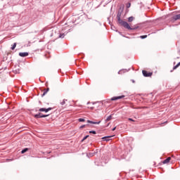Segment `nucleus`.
<instances>
[{
  "label": "nucleus",
  "mask_w": 180,
  "mask_h": 180,
  "mask_svg": "<svg viewBox=\"0 0 180 180\" xmlns=\"http://www.w3.org/2000/svg\"><path fill=\"white\" fill-rule=\"evenodd\" d=\"M41 91H50V88L47 87L46 89H40Z\"/></svg>",
  "instance_id": "nucleus-26"
},
{
  "label": "nucleus",
  "mask_w": 180,
  "mask_h": 180,
  "mask_svg": "<svg viewBox=\"0 0 180 180\" xmlns=\"http://www.w3.org/2000/svg\"><path fill=\"white\" fill-rule=\"evenodd\" d=\"M110 137H113V136H104L102 138V140H104V141H109L110 139Z\"/></svg>",
  "instance_id": "nucleus-10"
},
{
  "label": "nucleus",
  "mask_w": 180,
  "mask_h": 180,
  "mask_svg": "<svg viewBox=\"0 0 180 180\" xmlns=\"http://www.w3.org/2000/svg\"><path fill=\"white\" fill-rule=\"evenodd\" d=\"M132 82L134 84L136 82L134 80H132Z\"/></svg>",
  "instance_id": "nucleus-40"
},
{
  "label": "nucleus",
  "mask_w": 180,
  "mask_h": 180,
  "mask_svg": "<svg viewBox=\"0 0 180 180\" xmlns=\"http://www.w3.org/2000/svg\"><path fill=\"white\" fill-rule=\"evenodd\" d=\"M90 134H96V131H89Z\"/></svg>",
  "instance_id": "nucleus-28"
},
{
  "label": "nucleus",
  "mask_w": 180,
  "mask_h": 180,
  "mask_svg": "<svg viewBox=\"0 0 180 180\" xmlns=\"http://www.w3.org/2000/svg\"><path fill=\"white\" fill-rule=\"evenodd\" d=\"M64 37H65V34H64V33H60V34H59V37H58L59 39H64Z\"/></svg>",
  "instance_id": "nucleus-14"
},
{
  "label": "nucleus",
  "mask_w": 180,
  "mask_h": 180,
  "mask_svg": "<svg viewBox=\"0 0 180 180\" xmlns=\"http://www.w3.org/2000/svg\"><path fill=\"white\" fill-rule=\"evenodd\" d=\"M115 130H116V127H115L112 129V131H115Z\"/></svg>",
  "instance_id": "nucleus-36"
},
{
  "label": "nucleus",
  "mask_w": 180,
  "mask_h": 180,
  "mask_svg": "<svg viewBox=\"0 0 180 180\" xmlns=\"http://www.w3.org/2000/svg\"><path fill=\"white\" fill-rule=\"evenodd\" d=\"M78 120L79 122H85V119L84 118H79Z\"/></svg>",
  "instance_id": "nucleus-27"
},
{
  "label": "nucleus",
  "mask_w": 180,
  "mask_h": 180,
  "mask_svg": "<svg viewBox=\"0 0 180 180\" xmlns=\"http://www.w3.org/2000/svg\"><path fill=\"white\" fill-rule=\"evenodd\" d=\"M134 19H136V18L133 17V16H130L128 18V22L129 23H131V22H133V20H134Z\"/></svg>",
  "instance_id": "nucleus-11"
},
{
  "label": "nucleus",
  "mask_w": 180,
  "mask_h": 180,
  "mask_svg": "<svg viewBox=\"0 0 180 180\" xmlns=\"http://www.w3.org/2000/svg\"><path fill=\"white\" fill-rule=\"evenodd\" d=\"M79 57H81V58H84L85 57V54L81 53H79Z\"/></svg>",
  "instance_id": "nucleus-19"
},
{
  "label": "nucleus",
  "mask_w": 180,
  "mask_h": 180,
  "mask_svg": "<svg viewBox=\"0 0 180 180\" xmlns=\"http://www.w3.org/2000/svg\"><path fill=\"white\" fill-rule=\"evenodd\" d=\"M88 137H89V135H87V136H84L83 138V139L82 140V141H85V140H86Z\"/></svg>",
  "instance_id": "nucleus-24"
},
{
  "label": "nucleus",
  "mask_w": 180,
  "mask_h": 180,
  "mask_svg": "<svg viewBox=\"0 0 180 180\" xmlns=\"http://www.w3.org/2000/svg\"><path fill=\"white\" fill-rule=\"evenodd\" d=\"M47 116H49V115H43L41 112H39L38 114L34 115V117H35V119H40L41 117H47Z\"/></svg>",
  "instance_id": "nucleus-4"
},
{
  "label": "nucleus",
  "mask_w": 180,
  "mask_h": 180,
  "mask_svg": "<svg viewBox=\"0 0 180 180\" xmlns=\"http://www.w3.org/2000/svg\"><path fill=\"white\" fill-rule=\"evenodd\" d=\"M130 6H131V3L128 2V3L127 4V6H126L127 9H129V8H130Z\"/></svg>",
  "instance_id": "nucleus-18"
},
{
  "label": "nucleus",
  "mask_w": 180,
  "mask_h": 180,
  "mask_svg": "<svg viewBox=\"0 0 180 180\" xmlns=\"http://www.w3.org/2000/svg\"><path fill=\"white\" fill-rule=\"evenodd\" d=\"M108 22H109V25H110V17H108Z\"/></svg>",
  "instance_id": "nucleus-32"
},
{
  "label": "nucleus",
  "mask_w": 180,
  "mask_h": 180,
  "mask_svg": "<svg viewBox=\"0 0 180 180\" xmlns=\"http://www.w3.org/2000/svg\"><path fill=\"white\" fill-rule=\"evenodd\" d=\"M146 23H153V21L152 20H147V21H146Z\"/></svg>",
  "instance_id": "nucleus-29"
},
{
  "label": "nucleus",
  "mask_w": 180,
  "mask_h": 180,
  "mask_svg": "<svg viewBox=\"0 0 180 180\" xmlns=\"http://www.w3.org/2000/svg\"><path fill=\"white\" fill-rule=\"evenodd\" d=\"M129 120L130 122H134V120L133 119H131V118H129Z\"/></svg>",
  "instance_id": "nucleus-33"
},
{
  "label": "nucleus",
  "mask_w": 180,
  "mask_h": 180,
  "mask_svg": "<svg viewBox=\"0 0 180 180\" xmlns=\"http://www.w3.org/2000/svg\"><path fill=\"white\" fill-rule=\"evenodd\" d=\"M88 126H89V124L82 125V126L80 127V129H84V127H88Z\"/></svg>",
  "instance_id": "nucleus-22"
},
{
  "label": "nucleus",
  "mask_w": 180,
  "mask_h": 180,
  "mask_svg": "<svg viewBox=\"0 0 180 180\" xmlns=\"http://www.w3.org/2000/svg\"><path fill=\"white\" fill-rule=\"evenodd\" d=\"M6 60H8V56H4V61H6Z\"/></svg>",
  "instance_id": "nucleus-30"
},
{
  "label": "nucleus",
  "mask_w": 180,
  "mask_h": 180,
  "mask_svg": "<svg viewBox=\"0 0 180 180\" xmlns=\"http://www.w3.org/2000/svg\"><path fill=\"white\" fill-rule=\"evenodd\" d=\"M174 70H171L170 72H172Z\"/></svg>",
  "instance_id": "nucleus-44"
},
{
  "label": "nucleus",
  "mask_w": 180,
  "mask_h": 180,
  "mask_svg": "<svg viewBox=\"0 0 180 180\" xmlns=\"http://www.w3.org/2000/svg\"><path fill=\"white\" fill-rule=\"evenodd\" d=\"M17 44L15 42L13 46H11V50H15L16 49Z\"/></svg>",
  "instance_id": "nucleus-17"
},
{
  "label": "nucleus",
  "mask_w": 180,
  "mask_h": 180,
  "mask_svg": "<svg viewBox=\"0 0 180 180\" xmlns=\"http://www.w3.org/2000/svg\"><path fill=\"white\" fill-rule=\"evenodd\" d=\"M142 74L143 77H153V72H148L147 70H142Z\"/></svg>",
  "instance_id": "nucleus-3"
},
{
  "label": "nucleus",
  "mask_w": 180,
  "mask_h": 180,
  "mask_svg": "<svg viewBox=\"0 0 180 180\" xmlns=\"http://www.w3.org/2000/svg\"><path fill=\"white\" fill-rule=\"evenodd\" d=\"M122 26L124 29H127V30H141V23H138L131 26L129 22H127V21H126Z\"/></svg>",
  "instance_id": "nucleus-2"
},
{
  "label": "nucleus",
  "mask_w": 180,
  "mask_h": 180,
  "mask_svg": "<svg viewBox=\"0 0 180 180\" xmlns=\"http://www.w3.org/2000/svg\"><path fill=\"white\" fill-rule=\"evenodd\" d=\"M123 98H124V95L114 96L111 98V101H117V99H123Z\"/></svg>",
  "instance_id": "nucleus-6"
},
{
  "label": "nucleus",
  "mask_w": 180,
  "mask_h": 180,
  "mask_svg": "<svg viewBox=\"0 0 180 180\" xmlns=\"http://www.w3.org/2000/svg\"><path fill=\"white\" fill-rule=\"evenodd\" d=\"M121 36H122V37H127V39H129L128 37L124 36L123 34H122Z\"/></svg>",
  "instance_id": "nucleus-35"
},
{
  "label": "nucleus",
  "mask_w": 180,
  "mask_h": 180,
  "mask_svg": "<svg viewBox=\"0 0 180 180\" xmlns=\"http://www.w3.org/2000/svg\"><path fill=\"white\" fill-rule=\"evenodd\" d=\"M129 8H127L126 9V13H127V12H129V10H128Z\"/></svg>",
  "instance_id": "nucleus-38"
},
{
  "label": "nucleus",
  "mask_w": 180,
  "mask_h": 180,
  "mask_svg": "<svg viewBox=\"0 0 180 180\" xmlns=\"http://www.w3.org/2000/svg\"><path fill=\"white\" fill-rule=\"evenodd\" d=\"M47 94V91H45L44 94H43V96H44V95Z\"/></svg>",
  "instance_id": "nucleus-37"
},
{
  "label": "nucleus",
  "mask_w": 180,
  "mask_h": 180,
  "mask_svg": "<svg viewBox=\"0 0 180 180\" xmlns=\"http://www.w3.org/2000/svg\"><path fill=\"white\" fill-rule=\"evenodd\" d=\"M128 71H130V68L129 70H127V69H122V70H120L118 72V74H122V72H128Z\"/></svg>",
  "instance_id": "nucleus-12"
},
{
  "label": "nucleus",
  "mask_w": 180,
  "mask_h": 180,
  "mask_svg": "<svg viewBox=\"0 0 180 180\" xmlns=\"http://www.w3.org/2000/svg\"><path fill=\"white\" fill-rule=\"evenodd\" d=\"M170 161H171V157H169L163 161V164H168V162H169Z\"/></svg>",
  "instance_id": "nucleus-13"
},
{
  "label": "nucleus",
  "mask_w": 180,
  "mask_h": 180,
  "mask_svg": "<svg viewBox=\"0 0 180 180\" xmlns=\"http://www.w3.org/2000/svg\"><path fill=\"white\" fill-rule=\"evenodd\" d=\"M140 39H147V35H141L140 36Z\"/></svg>",
  "instance_id": "nucleus-21"
},
{
  "label": "nucleus",
  "mask_w": 180,
  "mask_h": 180,
  "mask_svg": "<svg viewBox=\"0 0 180 180\" xmlns=\"http://www.w3.org/2000/svg\"><path fill=\"white\" fill-rule=\"evenodd\" d=\"M180 19V14H177L176 15H174L171 18V22H176V20H179Z\"/></svg>",
  "instance_id": "nucleus-5"
},
{
  "label": "nucleus",
  "mask_w": 180,
  "mask_h": 180,
  "mask_svg": "<svg viewBox=\"0 0 180 180\" xmlns=\"http://www.w3.org/2000/svg\"><path fill=\"white\" fill-rule=\"evenodd\" d=\"M47 84H48V83L46 82V86H47Z\"/></svg>",
  "instance_id": "nucleus-41"
},
{
  "label": "nucleus",
  "mask_w": 180,
  "mask_h": 180,
  "mask_svg": "<svg viewBox=\"0 0 180 180\" xmlns=\"http://www.w3.org/2000/svg\"><path fill=\"white\" fill-rule=\"evenodd\" d=\"M51 108H40L39 110V112H45L46 113H47V112H49V110H51Z\"/></svg>",
  "instance_id": "nucleus-8"
},
{
  "label": "nucleus",
  "mask_w": 180,
  "mask_h": 180,
  "mask_svg": "<svg viewBox=\"0 0 180 180\" xmlns=\"http://www.w3.org/2000/svg\"><path fill=\"white\" fill-rule=\"evenodd\" d=\"M87 123H91V124H99L101 123V121L97 122H93L91 120H87Z\"/></svg>",
  "instance_id": "nucleus-9"
},
{
  "label": "nucleus",
  "mask_w": 180,
  "mask_h": 180,
  "mask_svg": "<svg viewBox=\"0 0 180 180\" xmlns=\"http://www.w3.org/2000/svg\"><path fill=\"white\" fill-rule=\"evenodd\" d=\"M22 91H26V89H23Z\"/></svg>",
  "instance_id": "nucleus-42"
},
{
  "label": "nucleus",
  "mask_w": 180,
  "mask_h": 180,
  "mask_svg": "<svg viewBox=\"0 0 180 180\" xmlns=\"http://www.w3.org/2000/svg\"><path fill=\"white\" fill-rule=\"evenodd\" d=\"M65 101H67V100L63 99V101L60 102V104H61L62 105H65Z\"/></svg>",
  "instance_id": "nucleus-25"
},
{
  "label": "nucleus",
  "mask_w": 180,
  "mask_h": 180,
  "mask_svg": "<svg viewBox=\"0 0 180 180\" xmlns=\"http://www.w3.org/2000/svg\"><path fill=\"white\" fill-rule=\"evenodd\" d=\"M27 151H29V148H27L23 149V150L21 151V154H25V153H27Z\"/></svg>",
  "instance_id": "nucleus-15"
},
{
  "label": "nucleus",
  "mask_w": 180,
  "mask_h": 180,
  "mask_svg": "<svg viewBox=\"0 0 180 180\" xmlns=\"http://www.w3.org/2000/svg\"><path fill=\"white\" fill-rule=\"evenodd\" d=\"M180 66V62H179L175 66L173 67V70H176Z\"/></svg>",
  "instance_id": "nucleus-16"
},
{
  "label": "nucleus",
  "mask_w": 180,
  "mask_h": 180,
  "mask_svg": "<svg viewBox=\"0 0 180 180\" xmlns=\"http://www.w3.org/2000/svg\"><path fill=\"white\" fill-rule=\"evenodd\" d=\"M116 32H117L119 33V34L122 35V32H120V31L116 30Z\"/></svg>",
  "instance_id": "nucleus-34"
},
{
  "label": "nucleus",
  "mask_w": 180,
  "mask_h": 180,
  "mask_svg": "<svg viewBox=\"0 0 180 180\" xmlns=\"http://www.w3.org/2000/svg\"><path fill=\"white\" fill-rule=\"evenodd\" d=\"M7 56H9V53H7Z\"/></svg>",
  "instance_id": "nucleus-45"
},
{
  "label": "nucleus",
  "mask_w": 180,
  "mask_h": 180,
  "mask_svg": "<svg viewBox=\"0 0 180 180\" xmlns=\"http://www.w3.org/2000/svg\"><path fill=\"white\" fill-rule=\"evenodd\" d=\"M109 124H110V123H108L107 126H109Z\"/></svg>",
  "instance_id": "nucleus-43"
},
{
  "label": "nucleus",
  "mask_w": 180,
  "mask_h": 180,
  "mask_svg": "<svg viewBox=\"0 0 180 180\" xmlns=\"http://www.w3.org/2000/svg\"><path fill=\"white\" fill-rule=\"evenodd\" d=\"M124 11V4H121L117 14V24L122 26L126 21L122 20V13Z\"/></svg>",
  "instance_id": "nucleus-1"
},
{
  "label": "nucleus",
  "mask_w": 180,
  "mask_h": 180,
  "mask_svg": "<svg viewBox=\"0 0 180 180\" xmlns=\"http://www.w3.org/2000/svg\"><path fill=\"white\" fill-rule=\"evenodd\" d=\"M77 73H79L80 75H82V72H79Z\"/></svg>",
  "instance_id": "nucleus-39"
},
{
  "label": "nucleus",
  "mask_w": 180,
  "mask_h": 180,
  "mask_svg": "<svg viewBox=\"0 0 180 180\" xmlns=\"http://www.w3.org/2000/svg\"><path fill=\"white\" fill-rule=\"evenodd\" d=\"M15 74H20V69H17L15 70Z\"/></svg>",
  "instance_id": "nucleus-23"
},
{
  "label": "nucleus",
  "mask_w": 180,
  "mask_h": 180,
  "mask_svg": "<svg viewBox=\"0 0 180 180\" xmlns=\"http://www.w3.org/2000/svg\"><path fill=\"white\" fill-rule=\"evenodd\" d=\"M111 29L113 30L114 29H116V27H115L114 25H111Z\"/></svg>",
  "instance_id": "nucleus-31"
},
{
  "label": "nucleus",
  "mask_w": 180,
  "mask_h": 180,
  "mask_svg": "<svg viewBox=\"0 0 180 180\" xmlns=\"http://www.w3.org/2000/svg\"><path fill=\"white\" fill-rule=\"evenodd\" d=\"M18 56H20V57H27V56H29V53L28 52H20L18 53Z\"/></svg>",
  "instance_id": "nucleus-7"
},
{
  "label": "nucleus",
  "mask_w": 180,
  "mask_h": 180,
  "mask_svg": "<svg viewBox=\"0 0 180 180\" xmlns=\"http://www.w3.org/2000/svg\"><path fill=\"white\" fill-rule=\"evenodd\" d=\"M110 120H112V115H110V116L105 120V122H110Z\"/></svg>",
  "instance_id": "nucleus-20"
}]
</instances>
